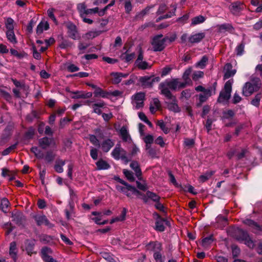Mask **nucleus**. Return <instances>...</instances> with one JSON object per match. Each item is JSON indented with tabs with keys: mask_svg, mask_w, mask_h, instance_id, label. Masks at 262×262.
Instances as JSON below:
<instances>
[{
	"mask_svg": "<svg viewBox=\"0 0 262 262\" xmlns=\"http://www.w3.org/2000/svg\"><path fill=\"white\" fill-rule=\"evenodd\" d=\"M68 33L69 36L73 39H77L79 38L76 26L73 24H69L67 25Z\"/></svg>",
	"mask_w": 262,
	"mask_h": 262,
	"instance_id": "nucleus-21",
	"label": "nucleus"
},
{
	"mask_svg": "<svg viewBox=\"0 0 262 262\" xmlns=\"http://www.w3.org/2000/svg\"><path fill=\"white\" fill-rule=\"evenodd\" d=\"M98 34L97 31H90L85 34L84 37L88 39H92L98 36Z\"/></svg>",
	"mask_w": 262,
	"mask_h": 262,
	"instance_id": "nucleus-58",
	"label": "nucleus"
},
{
	"mask_svg": "<svg viewBox=\"0 0 262 262\" xmlns=\"http://www.w3.org/2000/svg\"><path fill=\"white\" fill-rule=\"evenodd\" d=\"M112 76V81L114 84H118L120 83L123 78H126L128 74L122 73L120 72H113L111 74Z\"/></svg>",
	"mask_w": 262,
	"mask_h": 262,
	"instance_id": "nucleus-20",
	"label": "nucleus"
},
{
	"mask_svg": "<svg viewBox=\"0 0 262 262\" xmlns=\"http://www.w3.org/2000/svg\"><path fill=\"white\" fill-rule=\"evenodd\" d=\"M173 9L170 11L168 13L165 15H163L164 19H166L171 17L172 16L175 15V12L177 9V6L176 5L172 6Z\"/></svg>",
	"mask_w": 262,
	"mask_h": 262,
	"instance_id": "nucleus-60",
	"label": "nucleus"
},
{
	"mask_svg": "<svg viewBox=\"0 0 262 262\" xmlns=\"http://www.w3.org/2000/svg\"><path fill=\"white\" fill-rule=\"evenodd\" d=\"M34 244L33 241L30 240H26L25 241L24 247L25 248L28 255H31L34 253Z\"/></svg>",
	"mask_w": 262,
	"mask_h": 262,
	"instance_id": "nucleus-25",
	"label": "nucleus"
},
{
	"mask_svg": "<svg viewBox=\"0 0 262 262\" xmlns=\"http://www.w3.org/2000/svg\"><path fill=\"white\" fill-rule=\"evenodd\" d=\"M91 221L98 224V213L97 211H93L90 216Z\"/></svg>",
	"mask_w": 262,
	"mask_h": 262,
	"instance_id": "nucleus-55",
	"label": "nucleus"
},
{
	"mask_svg": "<svg viewBox=\"0 0 262 262\" xmlns=\"http://www.w3.org/2000/svg\"><path fill=\"white\" fill-rule=\"evenodd\" d=\"M101 257L108 262H116L110 253L107 252H100L99 253V259Z\"/></svg>",
	"mask_w": 262,
	"mask_h": 262,
	"instance_id": "nucleus-37",
	"label": "nucleus"
},
{
	"mask_svg": "<svg viewBox=\"0 0 262 262\" xmlns=\"http://www.w3.org/2000/svg\"><path fill=\"white\" fill-rule=\"evenodd\" d=\"M66 162L62 160H58L56 161L54 166L55 171L58 173H61L63 171L62 167L65 165Z\"/></svg>",
	"mask_w": 262,
	"mask_h": 262,
	"instance_id": "nucleus-31",
	"label": "nucleus"
},
{
	"mask_svg": "<svg viewBox=\"0 0 262 262\" xmlns=\"http://www.w3.org/2000/svg\"><path fill=\"white\" fill-rule=\"evenodd\" d=\"M99 97L104 98H110L111 93L110 92H107L99 88Z\"/></svg>",
	"mask_w": 262,
	"mask_h": 262,
	"instance_id": "nucleus-57",
	"label": "nucleus"
},
{
	"mask_svg": "<svg viewBox=\"0 0 262 262\" xmlns=\"http://www.w3.org/2000/svg\"><path fill=\"white\" fill-rule=\"evenodd\" d=\"M14 20L11 18H8L5 23V26L7 29L6 32L14 31Z\"/></svg>",
	"mask_w": 262,
	"mask_h": 262,
	"instance_id": "nucleus-38",
	"label": "nucleus"
},
{
	"mask_svg": "<svg viewBox=\"0 0 262 262\" xmlns=\"http://www.w3.org/2000/svg\"><path fill=\"white\" fill-rule=\"evenodd\" d=\"M34 219L38 226L45 224L50 227L53 226L50 223L46 216L44 215H36L34 216Z\"/></svg>",
	"mask_w": 262,
	"mask_h": 262,
	"instance_id": "nucleus-22",
	"label": "nucleus"
},
{
	"mask_svg": "<svg viewBox=\"0 0 262 262\" xmlns=\"http://www.w3.org/2000/svg\"><path fill=\"white\" fill-rule=\"evenodd\" d=\"M116 189L119 192H121L128 197H132L133 194L141 195L142 193L138 190L135 187H133L126 183V184L123 185H116Z\"/></svg>",
	"mask_w": 262,
	"mask_h": 262,
	"instance_id": "nucleus-6",
	"label": "nucleus"
},
{
	"mask_svg": "<svg viewBox=\"0 0 262 262\" xmlns=\"http://www.w3.org/2000/svg\"><path fill=\"white\" fill-rule=\"evenodd\" d=\"M136 66L139 69L145 70L146 69H149L151 68V66L145 61H142L138 63H136Z\"/></svg>",
	"mask_w": 262,
	"mask_h": 262,
	"instance_id": "nucleus-42",
	"label": "nucleus"
},
{
	"mask_svg": "<svg viewBox=\"0 0 262 262\" xmlns=\"http://www.w3.org/2000/svg\"><path fill=\"white\" fill-rule=\"evenodd\" d=\"M261 97L262 96L261 93H258L256 94L254 98L252 100L251 103L255 106L258 107L260 104L259 102L261 98Z\"/></svg>",
	"mask_w": 262,
	"mask_h": 262,
	"instance_id": "nucleus-44",
	"label": "nucleus"
},
{
	"mask_svg": "<svg viewBox=\"0 0 262 262\" xmlns=\"http://www.w3.org/2000/svg\"><path fill=\"white\" fill-rule=\"evenodd\" d=\"M255 86V85L252 84L251 82H249L245 83V84L243 87V95L246 97H248L251 95L255 91H256L257 90L254 89Z\"/></svg>",
	"mask_w": 262,
	"mask_h": 262,
	"instance_id": "nucleus-16",
	"label": "nucleus"
},
{
	"mask_svg": "<svg viewBox=\"0 0 262 262\" xmlns=\"http://www.w3.org/2000/svg\"><path fill=\"white\" fill-rule=\"evenodd\" d=\"M39 146L42 149H46L50 146L55 148L56 142L53 138L43 137L38 140Z\"/></svg>",
	"mask_w": 262,
	"mask_h": 262,
	"instance_id": "nucleus-10",
	"label": "nucleus"
},
{
	"mask_svg": "<svg viewBox=\"0 0 262 262\" xmlns=\"http://www.w3.org/2000/svg\"><path fill=\"white\" fill-rule=\"evenodd\" d=\"M10 205L8 200L6 198H3L1 201L0 208L2 210L6 213L8 211V208Z\"/></svg>",
	"mask_w": 262,
	"mask_h": 262,
	"instance_id": "nucleus-34",
	"label": "nucleus"
},
{
	"mask_svg": "<svg viewBox=\"0 0 262 262\" xmlns=\"http://www.w3.org/2000/svg\"><path fill=\"white\" fill-rule=\"evenodd\" d=\"M204 72L202 71H195L193 73L192 79L193 80H197L199 78L203 77Z\"/></svg>",
	"mask_w": 262,
	"mask_h": 262,
	"instance_id": "nucleus-63",
	"label": "nucleus"
},
{
	"mask_svg": "<svg viewBox=\"0 0 262 262\" xmlns=\"http://www.w3.org/2000/svg\"><path fill=\"white\" fill-rule=\"evenodd\" d=\"M236 239L241 242H244V244L250 249H253L255 247L254 241L246 231L240 230L236 235Z\"/></svg>",
	"mask_w": 262,
	"mask_h": 262,
	"instance_id": "nucleus-7",
	"label": "nucleus"
},
{
	"mask_svg": "<svg viewBox=\"0 0 262 262\" xmlns=\"http://www.w3.org/2000/svg\"><path fill=\"white\" fill-rule=\"evenodd\" d=\"M245 8L243 3L236 1L232 3L229 7L230 12L234 16H239Z\"/></svg>",
	"mask_w": 262,
	"mask_h": 262,
	"instance_id": "nucleus-9",
	"label": "nucleus"
},
{
	"mask_svg": "<svg viewBox=\"0 0 262 262\" xmlns=\"http://www.w3.org/2000/svg\"><path fill=\"white\" fill-rule=\"evenodd\" d=\"M233 83V79H231L228 80L225 84L224 89L220 93L219 96L217 98L219 103H224L227 102L231 97V93L232 92V86Z\"/></svg>",
	"mask_w": 262,
	"mask_h": 262,
	"instance_id": "nucleus-3",
	"label": "nucleus"
},
{
	"mask_svg": "<svg viewBox=\"0 0 262 262\" xmlns=\"http://www.w3.org/2000/svg\"><path fill=\"white\" fill-rule=\"evenodd\" d=\"M206 18L203 15H199L192 18L191 26H195L196 25L202 24L206 20Z\"/></svg>",
	"mask_w": 262,
	"mask_h": 262,
	"instance_id": "nucleus-30",
	"label": "nucleus"
},
{
	"mask_svg": "<svg viewBox=\"0 0 262 262\" xmlns=\"http://www.w3.org/2000/svg\"><path fill=\"white\" fill-rule=\"evenodd\" d=\"M168 99L171 100V102H166V103L167 104L168 108L170 111H173L175 113L180 112L181 110L177 104V101L176 97L174 96V99Z\"/></svg>",
	"mask_w": 262,
	"mask_h": 262,
	"instance_id": "nucleus-23",
	"label": "nucleus"
},
{
	"mask_svg": "<svg viewBox=\"0 0 262 262\" xmlns=\"http://www.w3.org/2000/svg\"><path fill=\"white\" fill-rule=\"evenodd\" d=\"M10 53L12 55H14L19 58H21L27 56V54L25 53H18L16 50L13 49H10Z\"/></svg>",
	"mask_w": 262,
	"mask_h": 262,
	"instance_id": "nucleus-56",
	"label": "nucleus"
},
{
	"mask_svg": "<svg viewBox=\"0 0 262 262\" xmlns=\"http://www.w3.org/2000/svg\"><path fill=\"white\" fill-rule=\"evenodd\" d=\"M135 53H131V54H126V53L123 55H122L121 57L125 59V61L129 62L133 59V58L135 57Z\"/></svg>",
	"mask_w": 262,
	"mask_h": 262,
	"instance_id": "nucleus-59",
	"label": "nucleus"
},
{
	"mask_svg": "<svg viewBox=\"0 0 262 262\" xmlns=\"http://www.w3.org/2000/svg\"><path fill=\"white\" fill-rule=\"evenodd\" d=\"M55 9L54 8H50L47 10V14L49 17H50L55 23H57V20L54 15Z\"/></svg>",
	"mask_w": 262,
	"mask_h": 262,
	"instance_id": "nucleus-53",
	"label": "nucleus"
},
{
	"mask_svg": "<svg viewBox=\"0 0 262 262\" xmlns=\"http://www.w3.org/2000/svg\"><path fill=\"white\" fill-rule=\"evenodd\" d=\"M205 37V34L200 32L191 35L188 38V41L191 43H199L201 42Z\"/></svg>",
	"mask_w": 262,
	"mask_h": 262,
	"instance_id": "nucleus-18",
	"label": "nucleus"
},
{
	"mask_svg": "<svg viewBox=\"0 0 262 262\" xmlns=\"http://www.w3.org/2000/svg\"><path fill=\"white\" fill-rule=\"evenodd\" d=\"M7 38L9 42L13 44H16L17 40L14 31L6 32Z\"/></svg>",
	"mask_w": 262,
	"mask_h": 262,
	"instance_id": "nucleus-36",
	"label": "nucleus"
},
{
	"mask_svg": "<svg viewBox=\"0 0 262 262\" xmlns=\"http://www.w3.org/2000/svg\"><path fill=\"white\" fill-rule=\"evenodd\" d=\"M184 144L186 146L191 148L194 144V140L192 139L186 138L184 140Z\"/></svg>",
	"mask_w": 262,
	"mask_h": 262,
	"instance_id": "nucleus-64",
	"label": "nucleus"
},
{
	"mask_svg": "<svg viewBox=\"0 0 262 262\" xmlns=\"http://www.w3.org/2000/svg\"><path fill=\"white\" fill-rule=\"evenodd\" d=\"M31 151L34 154L36 157L38 159H42L44 157V155L42 151L37 147H32L31 149Z\"/></svg>",
	"mask_w": 262,
	"mask_h": 262,
	"instance_id": "nucleus-40",
	"label": "nucleus"
},
{
	"mask_svg": "<svg viewBox=\"0 0 262 262\" xmlns=\"http://www.w3.org/2000/svg\"><path fill=\"white\" fill-rule=\"evenodd\" d=\"M154 215L157 217L155 223V229L159 232H163L165 230V227L164 223L168 225V222L161 217V216L157 213H155Z\"/></svg>",
	"mask_w": 262,
	"mask_h": 262,
	"instance_id": "nucleus-13",
	"label": "nucleus"
},
{
	"mask_svg": "<svg viewBox=\"0 0 262 262\" xmlns=\"http://www.w3.org/2000/svg\"><path fill=\"white\" fill-rule=\"evenodd\" d=\"M214 173L213 171H208L204 174H202L199 177L200 181L203 183L209 179L212 176Z\"/></svg>",
	"mask_w": 262,
	"mask_h": 262,
	"instance_id": "nucleus-33",
	"label": "nucleus"
},
{
	"mask_svg": "<svg viewBox=\"0 0 262 262\" xmlns=\"http://www.w3.org/2000/svg\"><path fill=\"white\" fill-rule=\"evenodd\" d=\"M178 84V79L177 78L171 80H166L164 82H161L159 85L161 94L165 96L167 99H174V96L171 94L169 89L176 90L177 89Z\"/></svg>",
	"mask_w": 262,
	"mask_h": 262,
	"instance_id": "nucleus-1",
	"label": "nucleus"
},
{
	"mask_svg": "<svg viewBox=\"0 0 262 262\" xmlns=\"http://www.w3.org/2000/svg\"><path fill=\"white\" fill-rule=\"evenodd\" d=\"M216 85V82H214L212 87L207 89L203 94L199 95V100L201 103L205 102L210 96L215 93Z\"/></svg>",
	"mask_w": 262,
	"mask_h": 262,
	"instance_id": "nucleus-11",
	"label": "nucleus"
},
{
	"mask_svg": "<svg viewBox=\"0 0 262 262\" xmlns=\"http://www.w3.org/2000/svg\"><path fill=\"white\" fill-rule=\"evenodd\" d=\"M53 254L52 250L47 247H43L41 251V257L43 260L51 256Z\"/></svg>",
	"mask_w": 262,
	"mask_h": 262,
	"instance_id": "nucleus-27",
	"label": "nucleus"
},
{
	"mask_svg": "<svg viewBox=\"0 0 262 262\" xmlns=\"http://www.w3.org/2000/svg\"><path fill=\"white\" fill-rule=\"evenodd\" d=\"M163 35L162 34H158L154 37L151 41L152 50L155 52L162 51L165 48V42L168 40V37H165L162 38Z\"/></svg>",
	"mask_w": 262,
	"mask_h": 262,
	"instance_id": "nucleus-5",
	"label": "nucleus"
},
{
	"mask_svg": "<svg viewBox=\"0 0 262 262\" xmlns=\"http://www.w3.org/2000/svg\"><path fill=\"white\" fill-rule=\"evenodd\" d=\"M130 167L134 170L138 179L141 180L142 179V171L139 163L135 161H132L130 164Z\"/></svg>",
	"mask_w": 262,
	"mask_h": 262,
	"instance_id": "nucleus-24",
	"label": "nucleus"
},
{
	"mask_svg": "<svg viewBox=\"0 0 262 262\" xmlns=\"http://www.w3.org/2000/svg\"><path fill=\"white\" fill-rule=\"evenodd\" d=\"M242 98L239 95V94L237 92H235L233 96L231 102L233 104H236L242 101Z\"/></svg>",
	"mask_w": 262,
	"mask_h": 262,
	"instance_id": "nucleus-54",
	"label": "nucleus"
},
{
	"mask_svg": "<svg viewBox=\"0 0 262 262\" xmlns=\"http://www.w3.org/2000/svg\"><path fill=\"white\" fill-rule=\"evenodd\" d=\"M110 167V164L105 161L102 159H99V170L107 169Z\"/></svg>",
	"mask_w": 262,
	"mask_h": 262,
	"instance_id": "nucleus-49",
	"label": "nucleus"
},
{
	"mask_svg": "<svg viewBox=\"0 0 262 262\" xmlns=\"http://www.w3.org/2000/svg\"><path fill=\"white\" fill-rule=\"evenodd\" d=\"M49 28V25L47 21H41L37 26L36 33L39 35L42 33L44 30H47Z\"/></svg>",
	"mask_w": 262,
	"mask_h": 262,
	"instance_id": "nucleus-26",
	"label": "nucleus"
},
{
	"mask_svg": "<svg viewBox=\"0 0 262 262\" xmlns=\"http://www.w3.org/2000/svg\"><path fill=\"white\" fill-rule=\"evenodd\" d=\"M214 241L213 235L204 238L202 241V246L205 248L209 247Z\"/></svg>",
	"mask_w": 262,
	"mask_h": 262,
	"instance_id": "nucleus-28",
	"label": "nucleus"
},
{
	"mask_svg": "<svg viewBox=\"0 0 262 262\" xmlns=\"http://www.w3.org/2000/svg\"><path fill=\"white\" fill-rule=\"evenodd\" d=\"M124 4V8L125 12L127 14H129L132 10L133 6L131 3V2H123Z\"/></svg>",
	"mask_w": 262,
	"mask_h": 262,
	"instance_id": "nucleus-62",
	"label": "nucleus"
},
{
	"mask_svg": "<svg viewBox=\"0 0 262 262\" xmlns=\"http://www.w3.org/2000/svg\"><path fill=\"white\" fill-rule=\"evenodd\" d=\"M244 224L251 227L257 230H261L260 226L255 222L251 219H246L243 221Z\"/></svg>",
	"mask_w": 262,
	"mask_h": 262,
	"instance_id": "nucleus-29",
	"label": "nucleus"
},
{
	"mask_svg": "<svg viewBox=\"0 0 262 262\" xmlns=\"http://www.w3.org/2000/svg\"><path fill=\"white\" fill-rule=\"evenodd\" d=\"M120 134L121 135L122 140L124 141H127L129 137V135L125 127H123L121 128Z\"/></svg>",
	"mask_w": 262,
	"mask_h": 262,
	"instance_id": "nucleus-51",
	"label": "nucleus"
},
{
	"mask_svg": "<svg viewBox=\"0 0 262 262\" xmlns=\"http://www.w3.org/2000/svg\"><path fill=\"white\" fill-rule=\"evenodd\" d=\"M145 96V93L143 92L137 93L133 96L134 100V103L136 109H139L143 106Z\"/></svg>",
	"mask_w": 262,
	"mask_h": 262,
	"instance_id": "nucleus-14",
	"label": "nucleus"
},
{
	"mask_svg": "<svg viewBox=\"0 0 262 262\" xmlns=\"http://www.w3.org/2000/svg\"><path fill=\"white\" fill-rule=\"evenodd\" d=\"M100 21H101L100 25H99V34L104 32L108 30V29H107V28L101 29V28L104 27L108 24V19H102Z\"/></svg>",
	"mask_w": 262,
	"mask_h": 262,
	"instance_id": "nucleus-48",
	"label": "nucleus"
},
{
	"mask_svg": "<svg viewBox=\"0 0 262 262\" xmlns=\"http://www.w3.org/2000/svg\"><path fill=\"white\" fill-rule=\"evenodd\" d=\"M216 27L218 29V32L220 33H223L227 31L232 33L234 31V28L231 24L229 23L218 25Z\"/></svg>",
	"mask_w": 262,
	"mask_h": 262,
	"instance_id": "nucleus-19",
	"label": "nucleus"
},
{
	"mask_svg": "<svg viewBox=\"0 0 262 262\" xmlns=\"http://www.w3.org/2000/svg\"><path fill=\"white\" fill-rule=\"evenodd\" d=\"M112 156L116 160H121L125 164L129 161L127 156L126 151L121 147L120 144H117L111 152Z\"/></svg>",
	"mask_w": 262,
	"mask_h": 262,
	"instance_id": "nucleus-4",
	"label": "nucleus"
},
{
	"mask_svg": "<svg viewBox=\"0 0 262 262\" xmlns=\"http://www.w3.org/2000/svg\"><path fill=\"white\" fill-rule=\"evenodd\" d=\"M123 172L128 181L130 182H134L135 181L134 173L132 171L127 169H123Z\"/></svg>",
	"mask_w": 262,
	"mask_h": 262,
	"instance_id": "nucleus-43",
	"label": "nucleus"
},
{
	"mask_svg": "<svg viewBox=\"0 0 262 262\" xmlns=\"http://www.w3.org/2000/svg\"><path fill=\"white\" fill-rule=\"evenodd\" d=\"M167 10V6L165 4L160 5L159 8L156 12L157 15L164 13Z\"/></svg>",
	"mask_w": 262,
	"mask_h": 262,
	"instance_id": "nucleus-52",
	"label": "nucleus"
},
{
	"mask_svg": "<svg viewBox=\"0 0 262 262\" xmlns=\"http://www.w3.org/2000/svg\"><path fill=\"white\" fill-rule=\"evenodd\" d=\"M146 194L147 196L149 198V200L152 201L155 203L158 202V201H160L161 200V197L160 196L150 191H147Z\"/></svg>",
	"mask_w": 262,
	"mask_h": 262,
	"instance_id": "nucleus-35",
	"label": "nucleus"
},
{
	"mask_svg": "<svg viewBox=\"0 0 262 262\" xmlns=\"http://www.w3.org/2000/svg\"><path fill=\"white\" fill-rule=\"evenodd\" d=\"M12 217L13 221L15 222L16 223L18 224L21 220L22 214L18 212L12 213Z\"/></svg>",
	"mask_w": 262,
	"mask_h": 262,
	"instance_id": "nucleus-50",
	"label": "nucleus"
},
{
	"mask_svg": "<svg viewBox=\"0 0 262 262\" xmlns=\"http://www.w3.org/2000/svg\"><path fill=\"white\" fill-rule=\"evenodd\" d=\"M173 9L170 11L168 13L165 15H163L164 19H166L171 17L172 16L175 15V12L177 9V6L176 5L172 6Z\"/></svg>",
	"mask_w": 262,
	"mask_h": 262,
	"instance_id": "nucleus-61",
	"label": "nucleus"
},
{
	"mask_svg": "<svg viewBox=\"0 0 262 262\" xmlns=\"http://www.w3.org/2000/svg\"><path fill=\"white\" fill-rule=\"evenodd\" d=\"M192 72V68L189 67L187 68L184 72L182 78L184 80H187L188 81H191L190 78H189V76Z\"/></svg>",
	"mask_w": 262,
	"mask_h": 262,
	"instance_id": "nucleus-45",
	"label": "nucleus"
},
{
	"mask_svg": "<svg viewBox=\"0 0 262 262\" xmlns=\"http://www.w3.org/2000/svg\"><path fill=\"white\" fill-rule=\"evenodd\" d=\"M224 80L227 79L233 76L236 73V70L235 69H232V65L230 63L226 64L224 68Z\"/></svg>",
	"mask_w": 262,
	"mask_h": 262,
	"instance_id": "nucleus-17",
	"label": "nucleus"
},
{
	"mask_svg": "<svg viewBox=\"0 0 262 262\" xmlns=\"http://www.w3.org/2000/svg\"><path fill=\"white\" fill-rule=\"evenodd\" d=\"M245 43L242 41L235 48V52L237 56H241L244 52Z\"/></svg>",
	"mask_w": 262,
	"mask_h": 262,
	"instance_id": "nucleus-41",
	"label": "nucleus"
},
{
	"mask_svg": "<svg viewBox=\"0 0 262 262\" xmlns=\"http://www.w3.org/2000/svg\"><path fill=\"white\" fill-rule=\"evenodd\" d=\"M157 125L160 127V128L165 134H168L169 132V128L166 127V125L163 120H159L157 122Z\"/></svg>",
	"mask_w": 262,
	"mask_h": 262,
	"instance_id": "nucleus-46",
	"label": "nucleus"
},
{
	"mask_svg": "<svg viewBox=\"0 0 262 262\" xmlns=\"http://www.w3.org/2000/svg\"><path fill=\"white\" fill-rule=\"evenodd\" d=\"M160 80L159 77L144 76L140 77L139 81L144 88H151L155 83L158 82Z\"/></svg>",
	"mask_w": 262,
	"mask_h": 262,
	"instance_id": "nucleus-8",
	"label": "nucleus"
},
{
	"mask_svg": "<svg viewBox=\"0 0 262 262\" xmlns=\"http://www.w3.org/2000/svg\"><path fill=\"white\" fill-rule=\"evenodd\" d=\"M162 244L158 241L150 242L145 246V250L150 253H156L162 251Z\"/></svg>",
	"mask_w": 262,
	"mask_h": 262,
	"instance_id": "nucleus-12",
	"label": "nucleus"
},
{
	"mask_svg": "<svg viewBox=\"0 0 262 262\" xmlns=\"http://www.w3.org/2000/svg\"><path fill=\"white\" fill-rule=\"evenodd\" d=\"M77 9L83 21L89 24H92L93 20L88 18L86 16L95 14L98 11V8L97 7L93 9H88L85 3L78 4L77 5Z\"/></svg>",
	"mask_w": 262,
	"mask_h": 262,
	"instance_id": "nucleus-2",
	"label": "nucleus"
},
{
	"mask_svg": "<svg viewBox=\"0 0 262 262\" xmlns=\"http://www.w3.org/2000/svg\"><path fill=\"white\" fill-rule=\"evenodd\" d=\"M208 60V57L206 56H203L201 59L195 63V66L196 68L204 69L206 65Z\"/></svg>",
	"mask_w": 262,
	"mask_h": 262,
	"instance_id": "nucleus-39",
	"label": "nucleus"
},
{
	"mask_svg": "<svg viewBox=\"0 0 262 262\" xmlns=\"http://www.w3.org/2000/svg\"><path fill=\"white\" fill-rule=\"evenodd\" d=\"M114 145V141L110 139H105L101 142L99 141V147L105 152H108Z\"/></svg>",
	"mask_w": 262,
	"mask_h": 262,
	"instance_id": "nucleus-15",
	"label": "nucleus"
},
{
	"mask_svg": "<svg viewBox=\"0 0 262 262\" xmlns=\"http://www.w3.org/2000/svg\"><path fill=\"white\" fill-rule=\"evenodd\" d=\"M17 248L15 242L11 243L10 245L9 254L13 259H15L17 255Z\"/></svg>",
	"mask_w": 262,
	"mask_h": 262,
	"instance_id": "nucleus-32",
	"label": "nucleus"
},
{
	"mask_svg": "<svg viewBox=\"0 0 262 262\" xmlns=\"http://www.w3.org/2000/svg\"><path fill=\"white\" fill-rule=\"evenodd\" d=\"M162 251H159L154 253L153 256L156 262H161L164 261V256L163 257L161 253Z\"/></svg>",
	"mask_w": 262,
	"mask_h": 262,
	"instance_id": "nucleus-47",
	"label": "nucleus"
}]
</instances>
